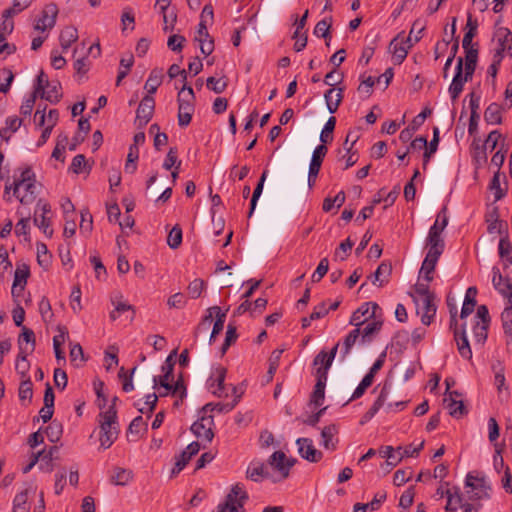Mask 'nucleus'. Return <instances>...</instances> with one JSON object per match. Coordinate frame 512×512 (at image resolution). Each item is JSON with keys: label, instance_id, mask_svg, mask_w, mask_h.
<instances>
[{"label": "nucleus", "instance_id": "a18cd8bd", "mask_svg": "<svg viewBox=\"0 0 512 512\" xmlns=\"http://www.w3.org/2000/svg\"><path fill=\"white\" fill-rule=\"evenodd\" d=\"M282 353H283V350H281V349H275L274 351H272L270 358H269L268 371L266 374L267 382L272 381L274 374L279 367L280 358H281Z\"/></svg>", "mask_w": 512, "mask_h": 512}, {"label": "nucleus", "instance_id": "a878e982", "mask_svg": "<svg viewBox=\"0 0 512 512\" xmlns=\"http://www.w3.org/2000/svg\"><path fill=\"white\" fill-rule=\"evenodd\" d=\"M460 396L456 391L450 392L449 397L444 398V403L449 410V414L454 418H460L467 413L466 408L461 400L455 399L453 396Z\"/></svg>", "mask_w": 512, "mask_h": 512}, {"label": "nucleus", "instance_id": "4c0bfd02", "mask_svg": "<svg viewBox=\"0 0 512 512\" xmlns=\"http://www.w3.org/2000/svg\"><path fill=\"white\" fill-rule=\"evenodd\" d=\"M132 478L133 473L131 470L117 467L114 469L110 480L115 485L125 486L132 480Z\"/></svg>", "mask_w": 512, "mask_h": 512}, {"label": "nucleus", "instance_id": "2eb2a0df", "mask_svg": "<svg viewBox=\"0 0 512 512\" xmlns=\"http://www.w3.org/2000/svg\"><path fill=\"white\" fill-rule=\"evenodd\" d=\"M58 15V8L55 4L51 3L44 7L41 17L35 24V29L44 32L46 29H51L56 23V17Z\"/></svg>", "mask_w": 512, "mask_h": 512}, {"label": "nucleus", "instance_id": "58836bf2", "mask_svg": "<svg viewBox=\"0 0 512 512\" xmlns=\"http://www.w3.org/2000/svg\"><path fill=\"white\" fill-rule=\"evenodd\" d=\"M163 80V73L162 70L159 69H153L148 79L146 80L144 88L148 91L149 95L154 94L158 87L161 85Z\"/></svg>", "mask_w": 512, "mask_h": 512}, {"label": "nucleus", "instance_id": "20e7f679", "mask_svg": "<svg viewBox=\"0 0 512 512\" xmlns=\"http://www.w3.org/2000/svg\"><path fill=\"white\" fill-rule=\"evenodd\" d=\"M465 486L468 489L467 493L470 494V500H481L490 497L491 486L485 476L478 471H472L467 474Z\"/></svg>", "mask_w": 512, "mask_h": 512}, {"label": "nucleus", "instance_id": "ea45409f", "mask_svg": "<svg viewBox=\"0 0 512 512\" xmlns=\"http://www.w3.org/2000/svg\"><path fill=\"white\" fill-rule=\"evenodd\" d=\"M382 321L378 319H373L371 322L365 324L363 328H361V340L362 342L370 341L372 337L377 334L381 327Z\"/></svg>", "mask_w": 512, "mask_h": 512}, {"label": "nucleus", "instance_id": "f257e3e1", "mask_svg": "<svg viewBox=\"0 0 512 512\" xmlns=\"http://www.w3.org/2000/svg\"><path fill=\"white\" fill-rule=\"evenodd\" d=\"M117 397H114L113 404L108 409L99 414L100 417V445L103 449H108L115 442L118 437L119 431L117 428V411L115 402Z\"/></svg>", "mask_w": 512, "mask_h": 512}, {"label": "nucleus", "instance_id": "de8ad7c7", "mask_svg": "<svg viewBox=\"0 0 512 512\" xmlns=\"http://www.w3.org/2000/svg\"><path fill=\"white\" fill-rule=\"evenodd\" d=\"M133 64H134V57L132 54H128L127 56L121 58L120 66L122 69L119 71L117 79H116L117 85H119L121 83L122 79L128 75Z\"/></svg>", "mask_w": 512, "mask_h": 512}, {"label": "nucleus", "instance_id": "864d4df0", "mask_svg": "<svg viewBox=\"0 0 512 512\" xmlns=\"http://www.w3.org/2000/svg\"><path fill=\"white\" fill-rule=\"evenodd\" d=\"M447 505L446 510L447 511H456L458 506L461 505L462 502V496L459 493V490L456 489L454 492L451 490H447Z\"/></svg>", "mask_w": 512, "mask_h": 512}, {"label": "nucleus", "instance_id": "13d9d810", "mask_svg": "<svg viewBox=\"0 0 512 512\" xmlns=\"http://www.w3.org/2000/svg\"><path fill=\"white\" fill-rule=\"evenodd\" d=\"M493 277H492V284L494 288L505 298L509 297V292L505 289H501V285L507 278H504L497 267H493L492 269Z\"/></svg>", "mask_w": 512, "mask_h": 512}, {"label": "nucleus", "instance_id": "b1692460", "mask_svg": "<svg viewBox=\"0 0 512 512\" xmlns=\"http://www.w3.org/2000/svg\"><path fill=\"white\" fill-rule=\"evenodd\" d=\"M29 275L30 270L27 265L18 266L16 268L12 285L13 296H19L23 292Z\"/></svg>", "mask_w": 512, "mask_h": 512}, {"label": "nucleus", "instance_id": "cd10ccee", "mask_svg": "<svg viewBox=\"0 0 512 512\" xmlns=\"http://www.w3.org/2000/svg\"><path fill=\"white\" fill-rule=\"evenodd\" d=\"M324 98L328 111L332 114L335 113L343 100V88H339L337 91L334 88L328 89Z\"/></svg>", "mask_w": 512, "mask_h": 512}, {"label": "nucleus", "instance_id": "bb28decb", "mask_svg": "<svg viewBox=\"0 0 512 512\" xmlns=\"http://www.w3.org/2000/svg\"><path fill=\"white\" fill-rule=\"evenodd\" d=\"M426 247L428 251L443 253L445 248L444 238L442 233L436 231V227H430L427 238Z\"/></svg>", "mask_w": 512, "mask_h": 512}, {"label": "nucleus", "instance_id": "680f3d73", "mask_svg": "<svg viewBox=\"0 0 512 512\" xmlns=\"http://www.w3.org/2000/svg\"><path fill=\"white\" fill-rule=\"evenodd\" d=\"M331 24H332L331 18H325V19L319 21L314 28V34L317 37L327 38L329 36V30H330Z\"/></svg>", "mask_w": 512, "mask_h": 512}, {"label": "nucleus", "instance_id": "393cba45", "mask_svg": "<svg viewBox=\"0 0 512 512\" xmlns=\"http://www.w3.org/2000/svg\"><path fill=\"white\" fill-rule=\"evenodd\" d=\"M33 0H13V4L10 8L4 10L3 17L5 18L4 21V30H9V32L13 29V22L7 21L8 18L13 17L14 15L19 14L26 8L30 6Z\"/></svg>", "mask_w": 512, "mask_h": 512}, {"label": "nucleus", "instance_id": "a19ab883", "mask_svg": "<svg viewBox=\"0 0 512 512\" xmlns=\"http://www.w3.org/2000/svg\"><path fill=\"white\" fill-rule=\"evenodd\" d=\"M400 450L402 447H398L396 450L392 446H384L379 450L380 455L387 459V464L396 466L401 460Z\"/></svg>", "mask_w": 512, "mask_h": 512}, {"label": "nucleus", "instance_id": "f8f14e48", "mask_svg": "<svg viewBox=\"0 0 512 512\" xmlns=\"http://www.w3.org/2000/svg\"><path fill=\"white\" fill-rule=\"evenodd\" d=\"M435 296H431L425 299L419 300L414 298V302L417 305V313L421 316V322L424 325H430L436 315L437 305L435 303Z\"/></svg>", "mask_w": 512, "mask_h": 512}, {"label": "nucleus", "instance_id": "37998d69", "mask_svg": "<svg viewBox=\"0 0 512 512\" xmlns=\"http://www.w3.org/2000/svg\"><path fill=\"white\" fill-rule=\"evenodd\" d=\"M507 299L509 305L505 307L501 313V321L504 332L508 335H512V292H509V297Z\"/></svg>", "mask_w": 512, "mask_h": 512}, {"label": "nucleus", "instance_id": "603ef678", "mask_svg": "<svg viewBox=\"0 0 512 512\" xmlns=\"http://www.w3.org/2000/svg\"><path fill=\"white\" fill-rule=\"evenodd\" d=\"M335 125H336V118L331 116L326 124L324 125V128L320 134V141L325 144V143H329L332 141L333 139V136H332V133L335 129Z\"/></svg>", "mask_w": 512, "mask_h": 512}, {"label": "nucleus", "instance_id": "ddd939ff", "mask_svg": "<svg viewBox=\"0 0 512 512\" xmlns=\"http://www.w3.org/2000/svg\"><path fill=\"white\" fill-rule=\"evenodd\" d=\"M155 109V101L151 95H146L141 100L136 111V123L138 127H144L151 120Z\"/></svg>", "mask_w": 512, "mask_h": 512}, {"label": "nucleus", "instance_id": "7c9ffc66", "mask_svg": "<svg viewBox=\"0 0 512 512\" xmlns=\"http://www.w3.org/2000/svg\"><path fill=\"white\" fill-rule=\"evenodd\" d=\"M400 37H401V34L397 35L390 42V45H389V49L393 54V58H394L396 64H401L405 60V58L408 54V48H409V47H405L403 45L404 38H402L401 42H399Z\"/></svg>", "mask_w": 512, "mask_h": 512}, {"label": "nucleus", "instance_id": "9b49d317", "mask_svg": "<svg viewBox=\"0 0 512 512\" xmlns=\"http://www.w3.org/2000/svg\"><path fill=\"white\" fill-rule=\"evenodd\" d=\"M328 152L327 147L324 144L318 145L312 154L311 162L309 165V172H308V185L309 187H312L317 179V176L319 174L322 162Z\"/></svg>", "mask_w": 512, "mask_h": 512}, {"label": "nucleus", "instance_id": "8fccbe9b", "mask_svg": "<svg viewBox=\"0 0 512 512\" xmlns=\"http://www.w3.org/2000/svg\"><path fill=\"white\" fill-rule=\"evenodd\" d=\"M495 36L497 38L498 47L497 48H504L506 51V46L510 42H512V33L511 31L506 27H500L497 29Z\"/></svg>", "mask_w": 512, "mask_h": 512}, {"label": "nucleus", "instance_id": "1a4fd4ad", "mask_svg": "<svg viewBox=\"0 0 512 512\" xmlns=\"http://www.w3.org/2000/svg\"><path fill=\"white\" fill-rule=\"evenodd\" d=\"M340 343H337L329 353L324 350L320 351L313 360V365L316 367V376L328 377V371L335 359Z\"/></svg>", "mask_w": 512, "mask_h": 512}, {"label": "nucleus", "instance_id": "774afa93", "mask_svg": "<svg viewBox=\"0 0 512 512\" xmlns=\"http://www.w3.org/2000/svg\"><path fill=\"white\" fill-rule=\"evenodd\" d=\"M488 327H489V325L480 324V322H477L474 325L473 333H474L475 341L477 343L483 344L486 341L487 335H488Z\"/></svg>", "mask_w": 512, "mask_h": 512}, {"label": "nucleus", "instance_id": "052dcab7", "mask_svg": "<svg viewBox=\"0 0 512 512\" xmlns=\"http://www.w3.org/2000/svg\"><path fill=\"white\" fill-rule=\"evenodd\" d=\"M238 337L236 327L232 324H228L224 343L221 347L222 354L228 350V348L236 341Z\"/></svg>", "mask_w": 512, "mask_h": 512}, {"label": "nucleus", "instance_id": "7ed1b4c3", "mask_svg": "<svg viewBox=\"0 0 512 512\" xmlns=\"http://www.w3.org/2000/svg\"><path fill=\"white\" fill-rule=\"evenodd\" d=\"M178 102V124L186 127L190 124L195 111V94L193 88L184 84L177 96Z\"/></svg>", "mask_w": 512, "mask_h": 512}, {"label": "nucleus", "instance_id": "0e129e2a", "mask_svg": "<svg viewBox=\"0 0 512 512\" xmlns=\"http://www.w3.org/2000/svg\"><path fill=\"white\" fill-rule=\"evenodd\" d=\"M424 30V26L420 22L415 21L410 30L409 36L406 41L409 43L408 47H412L414 43L421 39V33Z\"/></svg>", "mask_w": 512, "mask_h": 512}, {"label": "nucleus", "instance_id": "79ce46f5", "mask_svg": "<svg viewBox=\"0 0 512 512\" xmlns=\"http://www.w3.org/2000/svg\"><path fill=\"white\" fill-rule=\"evenodd\" d=\"M267 175H268V171L264 170L254 191H253L252 198L250 201V209H249L248 217H251L253 215V212L257 205V201L263 192V187H264V183L266 181Z\"/></svg>", "mask_w": 512, "mask_h": 512}, {"label": "nucleus", "instance_id": "4be33fe9", "mask_svg": "<svg viewBox=\"0 0 512 512\" xmlns=\"http://www.w3.org/2000/svg\"><path fill=\"white\" fill-rule=\"evenodd\" d=\"M338 427L335 424L325 426L321 431V445L328 451H334L338 444Z\"/></svg>", "mask_w": 512, "mask_h": 512}, {"label": "nucleus", "instance_id": "3c124183", "mask_svg": "<svg viewBox=\"0 0 512 512\" xmlns=\"http://www.w3.org/2000/svg\"><path fill=\"white\" fill-rule=\"evenodd\" d=\"M18 395L21 401H31L33 396V384L30 378H26L21 381Z\"/></svg>", "mask_w": 512, "mask_h": 512}, {"label": "nucleus", "instance_id": "dca6fc26", "mask_svg": "<svg viewBox=\"0 0 512 512\" xmlns=\"http://www.w3.org/2000/svg\"><path fill=\"white\" fill-rule=\"evenodd\" d=\"M300 456L309 462H318L322 459V452L317 450L311 439L299 438L296 441Z\"/></svg>", "mask_w": 512, "mask_h": 512}, {"label": "nucleus", "instance_id": "c85d7f7f", "mask_svg": "<svg viewBox=\"0 0 512 512\" xmlns=\"http://www.w3.org/2000/svg\"><path fill=\"white\" fill-rule=\"evenodd\" d=\"M50 103H57L62 98L61 84L58 81L50 82L38 95Z\"/></svg>", "mask_w": 512, "mask_h": 512}, {"label": "nucleus", "instance_id": "49530a36", "mask_svg": "<svg viewBox=\"0 0 512 512\" xmlns=\"http://www.w3.org/2000/svg\"><path fill=\"white\" fill-rule=\"evenodd\" d=\"M5 124L6 126L0 130V136L2 138L8 139L11 133L16 132L20 128L22 119L16 116L8 117Z\"/></svg>", "mask_w": 512, "mask_h": 512}, {"label": "nucleus", "instance_id": "9d476101", "mask_svg": "<svg viewBox=\"0 0 512 512\" xmlns=\"http://www.w3.org/2000/svg\"><path fill=\"white\" fill-rule=\"evenodd\" d=\"M470 79H466V70L464 65V59L458 57L455 66V75L452 83L449 86V93L453 101H455L463 90L464 84Z\"/></svg>", "mask_w": 512, "mask_h": 512}, {"label": "nucleus", "instance_id": "f704fd0d", "mask_svg": "<svg viewBox=\"0 0 512 512\" xmlns=\"http://www.w3.org/2000/svg\"><path fill=\"white\" fill-rule=\"evenodd\" d=\"M498 251L500 258L505 261L504 268H508V264L512 265V245L507 235L500 239Z\"/></svg>", "mask_w": 512, "mask_h": 512}, {"label": "nucleus", "instance_id": "c03bdc74", "mask_svg": "<svg viewBox=\"0 0 512 512\" xmlns=\"http://www.w3.org/2000/svg\"><path fill=\"white\" fill-rule=\"evenodd\" d=\"M484 118L488 124H500L502 121L500 105L491 103L484 112Z\"/></svg>", "mask_w": 512, "mask_h": 512}, {"label": "nucleus", "instance_id": "5fc2aeb1", "mask_svg": "<svg viewBox=\"0 0 512 512\" xmlns=\"http://www.w3.org/2000/svg\"><path fill=\"white\" fill-rule=\"evenodd\" d=\"M34 223L46 236L51 237L53 235V230L50 228V218L48 216L39 215L37 211H35Z\"/></svg>", "mask_w": 512, "mask_h": 512}, {"label": "nucleus", "instance_id": "e433bc0d", "mask_svg": "<svg viewBox=\"0 0 512 512\" xmlns=\"http://www.w3.org/2000/svg\"><path fill=\"white\" fill-rule=\"evenodd\" d=\"M465 70H466V79H472L474 71L476 69L477 59H478V50L476 48H468L465 50Z\"/></svg>", "mask_w": 512, "mask_h": 512}, {"label": "nucleus", "instance_id": "2f4dec72", "mask_svg": "<svg viewBox=\"0 0 512 512\" xmlns=\"http://www.w3.org/2000/svg\"><path fill=\"white\" fill-rule=\"evenodd\" d=\"M269 476L262 462L253 461L246 470V477L254 482H260L263 478Z\"/></svg>", "mask_w": 512, "mask_h": 512}, {"label": "nucleus", "instance_id": "69168bd1", "mask_svg": "<svg viewBox=\"0 0 512 512\" xmlns=\"http://www.w3.org/2000/svg\"><path fill=\"white\" fill-rule=\"evenodd\" d=\"M178 162L181 161L178 160L177 148L171 147L166 155V158L162 166L165 170H171L173 167L175 168L176 165H178Z\"/></svg>", "mask_w": 512, "mask_h": 512}, {"label": "nucleus", "instance_id": "a211bd4d", "mask_svg": "<svg viewBox=\"0 0 512 512\" xmlns=\"http://www.w3.org/2000/svg\"><path fill=\"white\" fill-rule=\"evenodd\" d=\"M390 390H391V385L388 384L387 382L384 383L383 387L380 390V393H379L377 399L375 400L373 405L370 407V409L363 415L362 420H361V424H364L365 422L371 420L376 415V413L381 408L384 407V405L386 404V401L388 399V396L390 394Z\"/></svg>", "mask_w": 512, "mask_h": 512}, {"label": "nucleus", "instance_id": "c9c22d12", "mask_svg": "<svg viewBox=\"0 0 512 512\" xmlns=\"http://www.w3.org/2000/svg\"><path fill=\"white\" fill-rule=\"evenodd\" d=\"M28 354L29 353L27 351V348L20 346V351H19V354L16 359L15 369H16L17 373H19L21 375V377L24 379L29 378L27 376V373L30 368V364L27 360Z\"/></svg>", "mask_w": 512, "mask_h": 512}, {"label": "nucleus", "instance_id": "6e6552de", "mask_svg": "<svg viewBox=\"0 0 512 512\" xmlns=\"http://www.w3.org/2000/svg\"><path fill=\"white\" fill-rule=\"evenodd\" d=\"M297 460L287 457L283 451H275L268 459V464L280 473L282 479H286L290 474V469L295 465Z\"/></svg>", "mask_w": 512, "mask_h": 512}, {"label": "nucleus", "instance_id": "bf43d9fd", "mask_svg": "<svg viewBox=\"0 0 512 512\" xmlns=\"http://www.w3.org/2000/svg\"><path fill=\"white\" fill-rule=\"evenodd\" d=\"M27 499L28 496L26 491L18 493L13 501V512H28L29 506L27 504Z\"/></svg>", "mask_w": 512, "mask_h": 512}, {"label": "nucleus", "instance_id": "338daca9", "mask_svg": "<svg viewBox=\"0 0 512 512\" xmlns=\"http://www.w3.org/2000/svg\"><path fill=\"white\" fill-rule=\"evenodd\" d=\"M448 225L447 208L443 207L437 214L434 224L431 227H436V231L443 233Z\"/></svg>", "mask_w": 512, "mask_h": 512}, {"label": "nucleus", "instance_id": "e2e57ef3", "mask_svg": "<svg viewBox=\"0 0 512 512\" xmlns=\"http://www.w3.org/2000/svg\"><path fill=\"white\" fill-rule=\"evenodd\" d=\"M14 79V74L10 69H3L0 74V92L7 93Z\"/></svg>", "mask_w": 512, "mask_h": 512}, {"label": "nucleus", "instance_id": "412c9836", "mask_svg": "<svg viewBox=\"0 0 512 512\" xmlns=\"http://www.w3.org/2000/svg\"><path fill=\"white\" fill-rule=\"evenodd\" d=\"M470 149L474 167L478 170L487 163V151L479 137H474Z\"/></svg>", "mask_w": 512, "mask_h": 512}, {"label": "nucleus", "instance_id": "423d86ee", "mask_svg": "<svg viewBox=\"0 0 512 512\" xmlns=\"http://www.w3.org/2000/svg\"><path fill=\"white\" fill-rule=\"evenodd\" d=\"M450 314H451L450 328L453 329L454 339L456 341L459 354L465 359H471L472 351H471L468 339L466 337L465 330H464V328L461 330L457 328V318H456L457 308L456 307L451 308Z\"/></svg>", "mask_w": 512, "mask_h": 512}, {"label": "nucleus", "instance_id": "aec40b11", "mask_svg": "<svg viewBox=\"0 0 512 512\" xmlns=\"http://www.w3.org/2000/svg\"><path fill=\"white\" fill-rule=\"evenodd\" d=\"M441 255L442 253L439 252L427 251L420 269V274L423 275L426 282L433 280V272Z\"/></svg>", "mask_w": 512, "mask_h": 512}, {"label": "nucleus", "instance_id": "39448f33", "mask_svg": "<svg viewBox=\"0 0 512 512\" xmlns=\"http://www.w3.org/2000/svg\"><path fill=\"white\" fill-rule=\"evenodd\" d=\"M248 500V494L241 483L232 486L225 498V502L217 507V512H246L244 504Z\"/></svg>", "mask_w": 512, "mask_h": 512}, {"label": "nucleus", "instance_id": "09e8293b", "mask_svg": "<svg viewBox=\"0 0 512 512\" xmlns=\"http://www.w3.org/2000/svg\"><path fill=\"white\" fill-rule=\"evenodd\" d=\"M182 243V229L179 225H175L169 232L167 244L171 249H177Z\"/></svg>", "mask_w": 512, "mask_h": 512}, {"label": "nucleus", "instance_id": "4468645a", "mask_svg": "<svg viewBox=\"0 0 512 512\" xmlns=\"http://www.w3.org/2000/svg\"><path fill=\"white\" fill-rule=\"evenodd\" d=\"M213 423L214 421L212 416H203L192 424L191 431L197 438H202L211 442L214 437L212 430Z\"/></svg>", "mask_w": 512, "mask_h": 512}, {"label": "nucleus", "instance_id": "4d7b16f0", "mask_svg": "<svg viewBox=\"0 0 512 512\" xmlns=\"http://www.w3.org/2000/svg\"><path fill=\"white\" fill-rule=\"evenodd\" d=\"M70 170L75 174H80L84 171H89L90 167L87 166V161L84 155L78 154L72 159Z\"/></svg>", "mask_w": 512, "mask_h": 512}, {"label": "nucleus", "instance_id": "f03ea898", "mask_svg": "<svg viewBox=\"0 0 512 512\" xmlns=\"http://www.w3.org/2000/svg\"><path fill=\"white\" fill-rule=\"evenodd\" d=\"M35 174L30 167L22 169L19 178H15L14 196L23 205H29L36 199Z\"/></svg>", "mask_w": 512, "mask_h": 512}, {"label": "nucleus", "instance_id": "6ab92c4d", "mask_svg": "<svg viewBox=\"0 0 512 512\" xmlns=\"http://www.w3.org/2000/svg\"><path fill=\"white\" fill-rule=\"evenodd\" d=\"M111 303L114 306V310L111 311L109 315L112 321H115L120 316V314L127 311H131L132 313L130 320L132 321L134 319L135 309L131 304L123 299V295L121 293H115L112 295Z\"/></svg>", "mask_w": 512, "mask_h": 512}, {"label": "nucleus", "instance_id": "473e14b6", "mask_svg": "<svg viewBox=\"0 0 512 512\" xmlns=\"http://www.w3.org/2000/svg\"><path fill=\"white\" fill-rule=\"evenodd\" d=\"M317 381L311 396V403H313L315 406L322 405L325 397V386L328 377H320L316 376Z\"/></svg>", "mask_w": 512, "mask_h": 512}, {"label": "nucleus", "instance_id": "0eeeda50", "mask_svg": "<svg viewBox=\"0 0 512 512\" xmlns=\"http://www.w3.org/2000/svg\"><path fill=\"white\" fill-rule=\"evenodd\" d=\"M208 311L209 314L206 315L198 325L197 332L208 330L213 323L212 332L218 335L224 328L226 314L222 313L218 306H214Z\"/></svg>", "mask_w": 512, "mask_h": 512}, {"label": "nucleus", "instance_id": "f3484780", "mask_svg": "<svg viewBox=\"0 0 512 512\" xmlns=\"http://www.w3.org/2000/svg\"><path fill=\"white\" fill-rule=\"evenodd\" d=\"M200 450V444L198 442L190 443L185 450H183L178 456L175 457V465L172 469V474L176 475L180 473L193 456H195Z\"/></svg>", "mask_w": 512, "mask_h": 512}, {"label": "nucleus", "instance_id": "c756f323", "mask_svg": "<svg viewBox=\"0 0 512 512\" xmlns=\"http://www.w3.org/2000/svg\"><path fill=\"white\" fill-rule=\"evenodd\" d=\"M360 333L361 328H355L352 331H350L348 335L344 338L340 348V359L342 361H344L346 357L350 354L353 346L360 337Z\"/></svg>", "mask_w": 512, "mask_h": 512}, {"label": "nucleus", "instance_id": "5701e85b", "mask_svg": "<svg viewBox=\"0 0 512 512\" xmlns=\"http://www.w3.org/2000/svg\"><path fill=\"white\" fill-rule=\"evenodd\" d=\"M226 372L224 367L218 366L213 370L209 379V387L212 389V393L218 397L223 396Z\"/></svg>", "mask_w": 512, "mask_h": 512}, {"label": "nucleus", "instance_id": "72a5a7b5", "mask_svg": "<svg viewBox=\"0 0 512 512\" xmlns=\"http://www.w3.org/2000/svg\"><path fill=\"white\" fill-rule=\"evenodd\" d=\"M78 39V31L73 26L65 27L59 36V41L62 49L66 51L72 43L76 42Z\"/></svg>", "mask_w": 512, "mask_h": 512}, {"label": "nucleus", "instance_id": "6e6d98bb", "mask_svg": "<svg viewBox=\"0 0 512 512\" xmlns=\"http://www.w3.org/2000/svg\"><path fill=\"white\" fill-rule=\"evenodd\" d=\"M227 80L225 78H215V77H209L206 80V86L208 89L214 91L215 93H222L227 88Z\"/></svg>", "mask_w": 512, "mask_h": 512}]
</instances>
